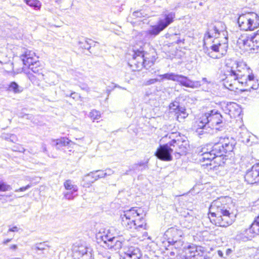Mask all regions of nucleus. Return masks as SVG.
I'll return each mask as SVG.
<instances>
[{
    "instance_id": "nucleus-1",
    "label": "nucleus",
    "mask_w": 259,
    "mask_h": 259,
    "mask_svg": "<svg viewBox=\"0 0 259 259\" xmlns=\"http://www.w3.org/2000/svg\"><path fill=\"white\" fill-rule=\"evenodd\" d=\"M226 26L222 21L215 22L208 25L204 39L215 37L207 55L212 58H220L226 54L228 49V38L226 36Z\"/></svg>"
},
{
    "instance_id": "nucleus-2",
    "label": "nucleus",
    "mask_w": 259,
    "mask_h": 259,
    "mask_svg": "<svg viewBox=\"0 0 259 259\" xmlns=\"http://www.w3.org/2000/svg\"><path fill=\"white\" fill-rule=\"evenodd\" d=\"M235 145V141L233 138L229 137H221L218 142L215 143L213 146H207L203 147L199 152V160L206 163L204 164L211 165V162L213 161L220 165L221 163H224L223 156L227 152H232Z\"/></svg>"
},
{
    "instance_id": "nucleus-3",
    "label": "nucleus",
    "mask_w": 259,
    "mask_h": 259,
    "mask_svg": "<svg viewBox=\"0 0 259 259\" xmlns=\"http://www.w3.org/2000/svg\"><path fill=\"white\" fill-rule=\"evenodd\" d=\"M141 208L132 207L120 214L121 224L127 229L142 231L148 229V226L144 218L145 214Z\"/></svg>"
},
{
    "instance_id": "nucleus-4",
    "label": "nucleus",
    "mask_w": 259,
    "mask_h": 259,
    "mask_svg": "<svg viewBox=\"0 0 259 259\" xmlns=\"http://www.w3.org/2000/svg\"><path fill=\"white\" fill-rule=\"evenodd\" d=\"M226 206L221 202L220 199L214 200L209 207V217L210 221H212L210 217H215L213 219L215 225L220 227H227L231 225L233 222L234 215L230 212Z\"/></svg>"
},
{
    "instance_id": "nucleus-5",
    "label": "nucleus",
    "mask_w": 259,
    "mask_h": 259,
    "mask_svg": "<svg viewBox=\"0 0 259 259\" xmlns=\"http://www.w3.org/2000/svg\"><path fill=\"white\" fill-rule=\"evenodd\" d=\"M238 77L237 78L226 77L224 79V87L231 91L238 89L241 87H246V90L250 89L256 90L258 88V80L253 73Z\"/></svg>"
},
{
    "instance_id": "nucleus-6",
    "label": "nucleus",
    "mask_w": 259,
    "mask_h": 259,
    "mask_svg": "<svg viewBox=\"0 0 259 259\" xmlns=\"http://www.w3.org/2000/svg\"><path fill=\"white\" fill-rule=\"evenodd\" d=\"M154 57H150L149 54L145 53L142 48L134 50L132 58L130 60L128 64L134 71H140L143 67L148 69L154 63Z\"/></svg>"
},
{
    "instance_id": "nucleus-7",
    "label": "nucleus",
    "mask_w": 259,
    "mask_h": 259,
    "mask_svg": "<svg viewBox=\"0 0 259 259\" xmlns=\"http://www.w3.org/2000/svg\"><path fill=\"white\" fill-rule=\"evenodd\" d=\"M223 117L218 110H212L209 112L202 114L197 121V126L199 128L205 129L218 128L215 127L222 122Z\"/></svg>"
},
{
    "instance_id": "nucleus-8",
    "label": "nucleus",
    "mask_w": 259,
    "mask_h": 259,
    "mask_svg": "<svg viewBox=\"0 0 259 259\" xmlns=\"http://www.w3.org/2000/svg\"><path fill=\"white\" fill-rule=\"evenodd\" d=\"M251 73H252L251 70L242 61L233 62L229 65L227 64L225 72L226 77L233 78H237V76H244Z\"/></svg>"
},
{
    "instance_id": "nucleus-9",
    "label": "nucleus",
    "mask_w": 259,
    "mask_h": 259,
    "mask_svg": "<svg viewBox=\"0 0 259 259\" xmlns=\"http://www.w3.org/2000/svg\"><path fill=\"white\" fill-rule=\"evenodd\" d=\"M238 23L241 29L253 30L259 27V16L255 13H248L240 15Z\"/></svg>"
},
{
    "instance_id": "nucleus-10",
    "label": "nucleus",
    "mask_w": 259,
    "mask_h": 259,
    "mask_svg": "<svg viewBox=\"0 0 259 259\" xmlns=\"http://www.w3.org/2000/svg\"><path fill=\"white\" fill-rule=\"evenodd\" d=\"M97 236L103 242L104 246L112 251H118L122 246L123 243L118 239L119 238L113 236L109 231H105L103 233H99Z\"/></svg>"
},
{
    "instance_id": "nucleus-11",
    "label": "nucleus",
    "mask_w": 259,
    "mask_h": 259,
    "mask_svg": "<svg viewBox=\"0 0 259 259\" xmlns=\"http://www.w3.org/2000/svg\"><path fill=\"white\" fill-rule=\"evenodd\" d=\"M175 17V13L170 12L165 15V18L159 21L157 25H155L151 29L147 30L145 33L146 35L150 38L151 36H155L158 35L160 32L167 27L174 21Z\"/></svg>"
},
{
    "instance_id": "nucleus-12",
    "label": "nucleus",
    "mask_w": 259,
    "mask_h": 259,
    "mask_svg": "<svg viewBox=\"0 0 259 259\" xmlns=\"http://www.w3.org/2000/svg\"><path fill=\"white\" fill-rule=\"evenodd\" d=\"M237 43L240 47H243L246 51H255L259 47L258 42L255 41L254 34L241 35L238 38Z\"/></svg>"
},
{
    "instance_id": "nucleus-13",
    "label": "nucleus",
    "mask_w": 259,
    "mask_h": 259,
    "mask_svg": "<svg viewBox=\"0 0 259 259\" xmlns=\"http://www.w3.org/2000/svg\"><path fill=\"white\" fill-rule=\"evenodd\" d=\"M174 149L172 148L169 143L160 145L155 153V155L160 160L166 161H171L172 159L171 155Z\"/></svg>"
},
{
    "instance_id": "nucleus-14",
    "label": "nucleus",
    "mask_w": 259,
    "mask_h": 259,
    "mask_svg": "<svg viewBox=\"0 0 259 259\" xmlns=\"http://www.w3.org/2000/svg\"><path fill=\"white\" fill-rule=\"evenodd\" d=\"M169 145L174 149V154L178 158L181 155H185L188 150V142L185 140H181L179 139H173L169 142Z\"/></svg>"
},
{
    "instance_id": "nucleus-15",
    "label": "nucleus",
    "mask_w": 259,
    "mask_h": 259,
    "mask_svg": "<svg viewBox=\"0 0 259 259\" xmlns=\"http://www.w3.org/2000/svg\"><path fill=\"white\" fill-rule=\"evenodd\" d=\"M244 178L248 184L259 183V162L254 164L250 169L247 170Z\"/></svg>"
},
{
    "instance_id": "nucleus-16",
    "label": "nucleus",
    "mask_w": 259,
    "mask_h": 259,
    "mask_svg": "<svg viewBox=\"0 0 259 259\" xmlns=\"http://www.w3.org/2000/svg\"><path fill=\"white\" fill-rule=\"evenodd\" d=\"M183 234L181 230L176 228H169L164 233V236L167 238L169 243H176L180 240Z\"/></svg>"
},
{
    "instance_id": "nucleus-17",
    "label": "nucleus",
    "mask_w": 259,
    "mask_h": 259,
    "mask_svg": "<svg viewBox=\"0 0 259 259\" xmlns=\"http://www.w3.org/2000/svg\"><path fill=\"white\" fill-rule=\"evenodd\" d=\"M124 253L123 259H141V252L137 247L124 248Z\"/></svg>"
},
{
    "instance_id": "nucleus-18",
    "label": "nucleus",
    "mask_w": 259,
    "mask_h": 259,
    "mask_svg": "<svg viewBox=\"0 0 259 259\" xmlns=\"http://www.w3.org/2000/svg\"><path fill=\"white\" fill-rule=\"evenodd\" d=\"M224 110L231 118H236L238 116L241 112L239 106L235 103H229L224 107Z\"/></svg>"
},
{
    "instance_id": "nucleus-19",
    "label": "nucleus",
    "mask_w": 259,
    "mask_h": 259,
    "mask_svg": "<svg viewBox=\"0 0 259 259\" xmlns=\"http://www.w3.org/2000/svg\"><path fill=\"white\" fill-rule=\"evenodd\" d=\"M177 82H179L181 85L187 88H197L201 85L199 81H193L188 77L180 74Z\"/></svg>"
},
{
    "instance_id": "nucleus-20",
    "label": "nucleus",
    "mask_w": 259,
    "mask_h": 259,
    "mask_svg": "<svg viewBox=\"0 0 259 259\" xmlns=\"http://www.w3.org/2000/svg\"><path fill=\"white\" fill-rule=\"evenodd\" d=\"M33 56H34V53L31 51H27L24 55L22 56L21 59L23 64L29 68L32 65H37V63H38Z\"/></svg>"
},
{
    "instance_id": "nucleus-21",
    "label": "nucleus",
    "mask_w": 259,
    "mask_h": 259,
    "mask_svg": "<svg viewBox=\"0 0 259 259\" xmlns=\"http://www.w3.org/2000/svg\"><path fill=\"white\" fill-rule=\"evenodd\" d=\"M75 252L79 256V259H92V249L87 246L81 245L77 247Z\"/></svg>"
},
{
    "instance_id": "nucleus-22",
    "label": "nucleus",
    "mask_w": 259,
    "mask_h": 259,
    "mask_svg": "<svg viewBox=\"0 0 259 259\" xmlns=\"http://www.w3.org/2000/svg\"><path fill=\"white\" fill-rule=\"evenodd\" d=\"M41 79H44L50 85L56 84L58 81L57 75L52 71L47 72Z\"/></svg>"
},
{
    "instance_id": "nucleus-23",
    "label": "nucleus",
    "mask_w": 259,
    "mask_h": 259,
    "mask_svg": "<svg viewBox=\"0 0 259 259\" xmlns=\"http://www.w3.org/2000/svg\"><path fill=\"white\" fill-rule=\"evenodd\" d=\"M147 163L148 161H146L145 162L141 161L138 163H135L130 166L129 169L125 172V174L128 175L130 174V172L132 171H142L144 169H147L148 168Z\"/></svg>"
},
{
    "instance_id": "nucleus-24",
    "label": "nucleus",
    "mask_w": 259,
    "mask_h": 259,
    "mask_svg": "<svg viewBox=\"0 0 259 259\" xmlns=\"http://www.w3.org/2000/svg\"><path fill=\"white\" fill-rule=\"evenodd\" d=\"M184 110H186L185 108L180 106V103L178 101H175L169 105V112L174 113L175 115L179 113L180 112H183Z\"/></svg>"
},
{
    "instance_id": "nucleus-25",
    "label": "nucleus",
    "mask_w": 259,
    "mask_h": 259,
    "mask_svg": "<svg viewBox=\"0 0 259 259\" xmlns=\"http://www.w3.org/2000/svg\"><path fill=\"white\" fill-rule=\"evenodd\" d=\"M50 246H49L46 242L37 243L31 247V249L32 250L35 251V252L37 254L44 253V250L46 249L47 248H49Z\"/></svg>"
},
{
    "instance_id": "nucleus-26",
    "label": "nucleus",
    "mask_w": 259,
    "mask_h": 259,
    "mask_svg": "<svg viewBox=\"0 0 259 259\" xmlns=\"http://www.w3.org/2000/svg\"><path fill=\"white\" fill-rule=\"evenodd\" d=\"M250 137L251 133L248 132L247 130H244L240 132L239 138L242 143L246 144H249Z\"/></svg>"
},
{
    "instance_id": "nucleus-27",
    "label": "nucleus",
    "mask_w": 259,
    "mask_h": 259,
    "mask_svg": "<svg viewBox=\"0 0 259 259\" xmlns=\"http://www.w3.org/2000/svg\"><path fill=\"white\" fill-rule=\"evenodd\" d=\"M8 91L13 92L15 94H19L23 91V88L19 86L16 82L12 81L9 85Z\"/></svg>"
},
{
    "instance_id": "nucleus-28",
    "label": "nucleus",
    "mask_w": 259,
    "mask_h": 259,
    "mask_svg": "<svg viewBox=\"0 0 259 259\" xmlns=\"http://www.w3.org/2000/svg\"><path fill=\"white\" fill-rule=\"evenodd\" d=\"M179 74H177L174 73H167L164 74L159 75V76L161 78L162 80L163 79L170 80L174 81H177L179 77Z\"/></svg>"
},
{
    "instance_id": "nucleus-29",
    "label": "nucleus",
    "mask_w": 259,
    "mask_h": 259,
    "mask_svg": "<svg viewBox=\"0 0 259 259\" xmlns=\"http://www.w3.org/2000/svg\"><path fill=\"white\" fill-rule=\"evenodd\" d=\"M249 231L250 232L258 234H259V215L255 219L252 223Z\"/></svg>"
},
{
    "instance_id": "nucleus-30",
    "label": "nucleus",
    "mask_w": 259,
    "mask_h": 259,
    "mask_svg": "<svg viewBox=\"0 0 259 259\" xmlns=\"http://www.w3.org/2000/svg\"><path fill=\"white\" fill-rule=\"evenodd\" d=\"M197 249H201V246H198L195 245H190L186 250V254H188L189 257H192V256H195V254L194 253L197 251Z\"/></svg>"
},
{
    "instance_id": "nucleus-31",
    "label": "nucleus",
    "mask_w": 259,
    "mask_h": 259,
    "mask_svg": "<svg viewBox=\"0 0 259 259\" xmlns=\"http://www.w3.org/2000/svg\"><path fill=\"white\" fill-rule=\"evenodd\" d=\"M24 2L27 5L36 10H39L41 7V3L38 0H24Z\"/></svg>"
},
{
    "instance_id": "nucleus-32",
    "label": "nucleus",
    "mask_w": 259,
    "mask_h": 259,
    "mask_svg": "<svg viewBox=\"0 0 259 259\" xmlns=\"http://www.w3.org/2000/svg\"><path fill=\"white\" fill-rule=\"evenodd\" d=\"M64 186L65 188L69 191H72V192H77L78 188L76 185H73L72 182L70 180H66L64 183Z\"/></svg>"
},
{
    "instance_id": "nucleus-33",
    "label": "nucleus",
    "mask_w": 259,
    "mask_h": 259,
    "mask_svg": "<svg viewBox=\"0 0 259 259\" xmlns=\"http://www.w3.org/2000/svg\"><path fill=\"white\" fill-rule=\"evenodd\" d=\"M38 63H37V65H32L29 69H30L33 73H35L38 76V77L41 79L42 77H44V74L42 73V69L40 68H38L37 66Z\"/></svg>"
},
{
    "instance_id": "nucleus-34",
    "label": "nucleus",
    "mask_w": 259,
    "mask_h": 259,
    "mask_svg": "<svg viewBox=\"0 0 259 259\" xmlns=\"http://www.w3.org/2000/svg\"><path fill=\"white\" fill-rule=\"evenodd\" d=\"M53 142L54 143V145H55L57 148H59L60 146H65L69 144V142L65 138H61L60 139H57L56 140H53Z\"/></svg>"
},
{
    "instance_id": "nucleus-35",
    "label": "nucleus",
    "mask_w": 259,
    "mask_h": 259,
    "mask_svg": "<svg viewBox=\"0 0 259 259\" xmlns=\"http://www.w3.org/2000/svg\"><path fill=\"white\" fill-rule=\"evenodd\" d=\"M90 117L93 120H98L101 117L100 113L96 110H93L90 113Z\"/></svg>"
},
{
    "instance_id": "nucleus-36",
    "label": "nucleus",
    "mask_w": 259,
    "mask_h": 259,
    "mask_svg": "<svg viewBox=\"0 0 259 259\" xmlns=\"http://www.w3.org/2000/svg\"><path fill=\"white\" fill-rule=\"evenodd\" d=\"M188 115L186 110H184L183 112H180L179 113L176 114L177 119L179 122L183 121L188 116Z\"/></svg>"
},
{
    "instance_id": "nucleus-37",
    "label": "nucleus",
    "mask_w": 259,
    "mask_h": 259,
    "mask_svg": "<svg viewBox=\"0 0 259 259\" xmlns=\"http://www.w3.org/2000/svg\"><path fill=\"white\" fill-rule=\"evenodd\" d=\"M91 41H92V40L91 39H87L85 40L84 42L79 41V43L81 45L80 47L82 48L89 50L91 48Z\"/></svg>"
},
{
    "instance_id": "nucleus-38",
    "label": "nucleus",
    "mask_w": 259,
    "mask_h": 259,
    "mask_svg": "<svg viewBox=\"0 0 259 259\" xmlns=\"http://www.w3.org/2000/svg\"><path fill=\"white\" fill-rule=\"evenodd\" d=\"M75 192H72V191H69L67 192L64 193V197L65 199L68 200H72L74 199V198L77 195H74V193Z\"/></svg>"
},
{
    "instance_id": "nucleus-39",
    "label": "nucleus",
    "mask_w": 259,
    "mask_h": 259,
    "mask_svg": "<svg viewBox=\"0 0 259 259\" xmlns=\"http://www.w3.org/2000/svg\"><path fill=\"white\" fill-rule=\"evenodd\" d=\"M12 189L10 185L4 182H0V191H7Z\"/></svg>"
},
{
    "instance_id": "nucleus-40",
    "label": "nucleus",
    "mask_w": 259,
    "mask_h": 259,
    "mask_svg": "<svg viewBox=\"0 0 259 259\" xmlns=\"http://www.w3.org/2000/svg\"><path fill=\"white\" fill-rule=\"evenodd\" d=\"M96 173V172H95V171H92V172H90L89 174H87V175H85L84 177L87 178L88 177L91 176L92 178L94 179V180L92 181V183H93L94 181H95L99 179V178H97L98 175H95Z\"/></svg>"
},
{
    "instance_id": "nucleus-41",
    "label": "nucleus",
    "mask_w": 259,
    "mask_h": 259,
    "mask_svg": "<svg viewBox=\"0 0 259 259\" xmlns=\"http://www.w3.org/2000/svg\"><path fill=\"white\" fill-rule=\"evenodd\" d=\"M110 255L108 252H104L99 254V259H110Z\"/></svg>"
},
{
    "instance_id": "nucleus-42",
    "label": "nucleus",
    "mask_w": 259,
    "mask_h": 259,
    "mask_svg": "<svg viewBox=\"0 0 259 259\" xmlns=\"http://www.w3.org/2000/svg\"><path fill=\"white\" fill-rule=\"evenodd\" d=\"M158 79L157 78L150 79L145 82V85H149L152 84H154L155 82L158 81Z\"/></svg>"
},
{
    "instance_id": "nucleus-43",
    "label": "nucleus",
    "mask_w": 259,
    "mask_h": 259,
    "mask_svg": "<svg viewBox=\"0 0 259 259\" xmlns=\"http://www.w3.org/2000/svg\"><path fill=\"white\" fill-rule=\"evenodd\" d=\"M96 172H99V174L98 175L97 178H103L106 177L105 172L101 170H98L95 171Z\"/></svg>"
},
{
    "instance_id": "nucleus-44",
    "label": "nucleus",
    "mask_w": 259,
    "mask_h": 259,
    "mask_svg": "<svg viewBox=\"0 0 259 259\" xmlns=\"http://www.w3.org/2000/svg\"><path fill=\"white\" fill-rule=\"evenodd\" d=\"M79 87L82 90L85 91L87 92H89L90 91V88L87 84H82L80 85Z\"/></svg>"
},
{
    "instance_id": "nucleus-45",
    "label": "nucleus",
    "mask_w": 259,
    "mask_h": 259,
    "mask_svg": "<svg viewBox=\"0 0 259 259\" xmlns=\"http://www.w3.org/2000/svg\"><path fill=\"white\" fill-rule=\"evenodd\" d=\"M31 186L29 185H27L25 187H22L18 189L15 190V192H19V191H24L28 189L29 188H30Z\"/></svg>"
},
{
    "instance_id": "nucleus-46",
    "label": "nucleus",
    "mask_w": 259,
    "mask_h": 259,
    "mask_svg": "<svg viewBox=\"0 0 259 259\" xmlns=\"http://www.w3.org/2000/svg\"><path fill=\"white\" fill-rule=\"evenodd\" d=\"M9 137H10L9 141L13 143H15L17 141V138L16 136L15 135L11 134V135L9 136Z\"/></svg>"
},
{
    "instance_id": "nucleus-47",
    "label": "nucleus",
    "mask_w": 259,
    "mask_h": 259,
    "mask_svg": "<svg viewBox=\"0 0 259 259\" xmlns=\"http://www.w3.org/2000/svg\"><path fill=\"white\" fill-rule=\"evenodd\" d=\"M104 172L106 174V177L107 176H111L114 173V171L110 168L107 169Z\"/></svg>"
},
{
    "instance_id": "nucleus-48",
    "label": "nucleus",
    "mask_w": 259,
    "mask_h": 259,
    "mask_svg": "<svg viewBox=\"0 0 259 259\" xmlns=\"http://www.w3.org/2000/svg\"><path fill=\"white\" fill-rule=\"evenodd\" d=\"M197 252H195L194 254H195V256H192L193 257H196V256H198L199 255H201L202 254H203L204 252L202 250V247H201V249H197Z\"/></svg>"
},
{
    "instance_id": "nucleus-49",
    "label": "nucleus",
    "mask_w": 259,
    "mask_h": 259,
    "mask_svg": "<svg viewBox=\"0 0 259 259\" xmlns=\"http://www.w3.org/2000/svg\"><path fill=\"white\" fill-rule=\"evenodd\" d=\"M10 135H11V134H3L2 135V138L5 140L9 141V140H10L9 136H10Z\"/></svg>"
},
{
    "instance_id": "nucleus-50",
    "label": "nucleus",
    "mask_w": 259,
    "mask_h": 259,
    "mask_svg": "<svg viewBox=\"0 0 259 259\" xmlns=\"http://www.w3.org/2000/svg\"><path fill=\"white\" fill-rule=\"evenodd\" d=\"M18 231V228L16 226L13 227L12 228L9 229L8 233L9 232H17Z\"/></svg>"
},
{
    "instance_id": "nucleus-51",
    "label": "nucleus",
    "mask_w": 259,
    "mask_h": 259,
    "mask_svg": "<svg viewBox=\"0 0 259 259\" xmlns=\"http://www.w3.org/2000/svg\"><path fill=\"white\" fill-rule=\"evenodd\" d=\"M178 250L177 249H176V252L174 251H171L169 253V255L171 256H174L175 255H177L178 254Z\"/></svg>"
},
{
    "instance_id": "nucleus-52",
    "label": "nucleus",
    "mask_w": 259,
    "mask_h": 259,
    "mask_svg": "<svg viewBox=\"0 0 259 259\" xmlns=\"http://www.w3.org/2000/svg\"><path fill=\"white\" fill-rule=\"evenodd\" d=\"M232 252V250L231 249H227L226 250V256H224V258H226L227 256H229L231 253Z\"/></svg>"
},
{
    "instance_id": "nucleus-53",
    "label": "nucleus",
    "mask_w": 259,
    "mask_h": 259,
    "mask_svg": "<svg viewBox=\"0 0 259 259\" xmlns=\"http://www.w3.org/2000/svg\"><path fill=\"white\" fill-rule=\"evenodd\" d=\"M194 258V259H205V256L203 255V254H202L201 255L200 254Z\"/></svg>"
},
{
    "instance_id": "nucleus-54",
    "label": "nucleus",
    "mask_w": 259,
    "mask_h": 259,
    "mask_svg": "<svg viewBox=\"0 0 259 259\" xmlns=\"http://www.w3.org/2000/svg\"><path fill=\"white\" fill-rule=\"evenodd\" d=\"M78 96L77 94L75 93V92H73L72 93L70 94L69 97L72 98L73 99H75L76 98H77Z\"/></svg>"
},
{
    "instance_id": "nucleus-55",
    "label": "nucleus",
    "mask_w": 259,
    "mask_h": 259,
    "mask_svg": "<svg viewBox=\"0 0 259 259\" xmlns=\"http://www.w3.org/2000/svg\"><path fill=\"white\" fill-rule=\"evenodd\" d=\"M11 240H12L11 238V239H7L4 240L3 241L2 244H4V245H6L7 243H8L9 242H10Z\"/></svg>"
},
{
    "instance_id": "nucleus-56",
    "label": "nucleus",
    "mask_w": 259,
    "mask_h": 259,
    "mask_svg": "<svg viewBox=\"0 0 259 259\" xmlns=\"http://www.w3.org/2000/svg\"><path fill=\"white\" fill-rule=\"evenodd\" d=\"M255 37V41H257L258 42L259 45V30L258 31V32L256 34H254Z\"/></svg>"
},
{
    "instance_id": "nucleus-57",
    "label": "nucleus",
    "mask_w": 259,
    "mask_h": 259,
    "mask_svg": "<svg viewBox=\"0 0 259 259\" xmlns=\"http://www.w3.org/2000/svg\"><path fill=\"white\" fill-rule=\"evenodd\" d=\"M218 254L221 257H224V253L221 250H218Z\"/></svg>"
},
{
    "instance_id": "nucleus-58",
    "label": "nucleus",
    "mask_w": 259,
    "mask_h": 259,
    "mask_svg": "<svg viewBox=\"0 0 259 259\" xmlns=\"http://www.w3.org/2000/svg\"><path fill=\"white\" fill-rule=\"evenodd\" d=\"M10 248L12 250H16L17 249V246L16 245H12L10 247Z\"/></svg>"
},
{
    "instance_id": "nucleus-59",
    "label": "nucleus",
    "mask_w": 259,
    "mask_h": 259,
    "mask_svg": "<svg viewBox=\"0 0 259 259\" xmlns=\"http://www.w3.org/2000/svg\"><path fill=\"white\" fill-rule=\"evenodd\" d=\"M42 148L43 152H46L47 151L46 146L45 144H42Z\"/></svg>"
},
{
    "instance_id": "nucleus-60",
    "label": "nucleus",
    "mask_w": 259,
    "mask_h": 259,
    "mask_svg": "<svg viewBox=\"0 0 259 259\" xmlns=\"http://www.w3.org/2000/svg\"><path fill=\"white\" fill-rule=\"evenodd\" d=\"M193 219V218L192 217H186V219H185V221H192V220Z\"/></svg>"
},
{
    "instance_id": "nucleus-61",
    "label": "nucleus",
    "mask_w": 259,
    "mask_h": 259,
    "mask_svg": "<svg viewBox=\"0 0 259 259\" xmlns=\"http://www.w3.org/2000/svg\"><path fill=\"white\" fill-rule=\"evenodd\" d=\"M191 224L190 223V222H189V224L186 225L185 227L186 228H190V227H191Z\"/></svg>"
},
{
    "instance_id": "nucleus-62",
    "label": "nucleus",
    "mask_w": 259,
    "mask_h": 259,
    "mask_svg": "<svg viewBox=\"0 0 259 259\" xmlns=\"http://www.w3.org/2000/svg\"><path fill=\"white\" fill-rule=\"evenodd\" d=\"M181 42V39H178L177 40L176 43H177V44H179V43H180Z\"/></svg>"
},
{
    "instance_id": "nucleus-63",
    "label": "nucleus",
    "mask_w": 259,
    "mask_h": 259,
    "mask_svg": "<svg viewBox=\"0 0 259 259\" xmlns=\"http://www.w3.org/2000/svg\"><path fill=\"white\" fill-rule=\"evenodd\" d=\"M115 88H121V87L116 84L115 85Z\"/></svg>"
},
{
    "instance_id": "nucleus-64",
    "label": "nucleus",
    "mask_w": 259,
    "mask_h": 259,
    "mask_svg": "<svg viewBox=\"0 0 259 259\" xmlns=\"http://www.w3.org/2000/svg\"><path fill=\"white\" fill-rule=\"evenodd\" d=\"M256 53H259V47H258V49L256 50Z\"/></svg>"
}]
</instances>
